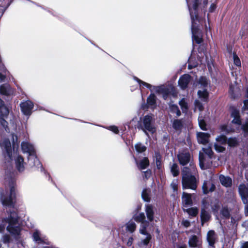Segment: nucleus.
<instances>
[{
	"instance_id": "nucleus-12",
	"label": "nucleus",
	"mask_w": 248,
	"mask_h": 248,
	"mask_svg": "<svg viewBox=\"0 0 248 248\" xmlns=\"http://www.w3.org/2000/svg\"><path fill=\"white\" fill-rule=\"evenodd\" d=\"M199 164L202 169H207L212 166L211 159H208V156H204L203 153L200 152Z\"/></svg>"
},
{
	"instance_id": "nucleus-61",
	"label": "nucleus",
	"mask_w": 248,
	"mask_h": 248,
	"mask_svg": "<svg viewBox=\"0 0 248 248\" xmlns=\"http://www.w3.org/2000/svg\"><path fill=\"white\" fill-rule=\"evenodd\" d=\"M186 245H183L182 246H179L177 248H186Z\"/></svg>"
},
{
	"instance_id": "nucleus-48",
	"label": "nucleus",
	"mask_w": 248,
	"mask_h": 248,
	"mask_svg": "<svg viewBox=\"0 0 248 248\" xmlns=\"http://www.w3.org/2000/svg\"><path fill=\"white\" fill-rule=\"evenodd\" d=\"M219 208V204L218 201H216L214 205H211V208L214 212H217Z\"/></svg>"
},
{
	"instance_id": "nucleus-14",
	"label": "nucleus",
	"mask_w": 248,
	"mask_h": 248,
	"mask_svg": "<svg viewBox=\"0 0 248 248\" xmlns=\"http://www.w3.org/2000/svg\"><path fill=\"white\" fill-rule=\"evenodd\" d=\"M21 150L24 154L30 155L36 154L33 145L28 142L23 141L21 143Z\"/></svg>"
},
{
	"instance_id": "nucleus-30",
	"label": "nucleus",
	"mask_w": 248,
	"mask_h": 248,
	"mask_svg": "<svg viewBox=\"0 0 248 248\" xmlns=\"http://www.w3.org/2000/svg\"><path fill=\"white\" fill-rule=\"evenodd\" d=\"M32 237L33 240L38 243H42L43 242L42 239V234L38 230H35L33 232Z\"/></svg>"
},
{
	"instance_id": "nucleus-35",
	"label": "nucleus",
	"mask_w": 248,
	"mask_h": 248,
	"mask_svg": "<svg viewBox=\"0 0 248 248\" xmlns=\"http://www.w3.org/2000/svg\"><path fill=\"white\" fill-rule=\"evenodd\" d=\"M181 109L184 113H186L187 111L188 107L187 103L186 102L185 98H182L179 102Z\"/></svg>"
},
{
	"instance_id": "nucleus-23",
	"label": "nucleus",
	"mask_w": 248,
	"mask_h": 248,
	"mask_svg": "<svg viewBox=\"0 0 248 248\" xmlns=\"http://www.w3.org/2000/svg\"><path fill=\"white\" fill-rule=\"evenodd\" d=\"M145 235L146 238L143 239H141V241L138 243L139 248H146L148 244H149L150 241L151 239V235L149 233L146 231V233L143 234Z\"/></svg>"
},
{
	"instance_id": "nucleus-39",
	"label": "nucleus",
	"mask_w": 248,
	"mask_h": 248,
	"mask_svg": "<svg viewBox=\"0 0 248 248\" xmlns=\"http://www.w3.org/2000/svg\"><path fill=\"white\" fill-rule=\"evenodd\" d=\"M220 214L224 218H229L230 217V211L227 207H223Z\"/></svg>"
},
{
	"instance_id": "nucleus-29",
	"label": "nucleus",
	"mask_w": 248,
	"mask_h": 248,
	"mask_svg": "<svg viewBox=\"0 0 248 248\" xmlns=\"http://www.w3.org/2000/svg\"><path fill=\"white\" fill-rule=\"evenodd\" d=\"M137 166L140 169H146L149 165V162L147 157H144L139 163L137 162Z\"/></svg>"
},
{
	"instance_id": "nucleus-32",
	"label": "nucleus",
	"mask_w": 248,
	"mask_h": 248,
	"mask_svg": "<svg viewBox=\"0 0 248 248\" xmlns=\"http://www.w3.org/2000/svg\"><path fill=\"white\" fill-rule=\"evenodd\" d=\"M136 228V225L133 221H130L126 224V230L131 233H132L135 231Z\"/></svg>"
},
{
	"instance_id": "nucleus-59",
	"label": "nucleus",
	"mask_w": 248,
	"mask_h": 248,
	"mask_svg": "<svg viewBox=\"0 0 248 248\" xmlns=\"http://www.w3.org/2000/svg\"><path fill=\"white\" fill-rule=\"evenodd\" d=\"M133 239L132 237H130L128 239V241L127 242V245L128 246H131L133 243Z\"/></svg>"
},
{
	"instance_id": "nucleus-34",
	"label": "nucleus",
	"mask_w": 248,
	"mask_h": 248,
	"mask_svg": "<svg viewBox=\"0 0 248 248\" xmlns=\"http://www.w3.org/2000/svg\"><path fill=\"white\" fill-rule=\"evenodd\" d=\"M211 202L209 199H205L202 201V208L206 211H209L211 208Z\"/></svg>"
},
{
	"instance_id": "nucleus-55",
	"label": "nucleus",
	"mask_w": 248,
	"mask_h": 248,
	"mask_svg": "<svg viewBox=\"0 0 248 248\" xmlns=\"http://www.w3.org/2000/svg\"><path fill=\"white\" fill-rule=\"evenodd\" d=\"M240 248H248V241H242L240 243Z\"/></svg>"
},
{
	"instance_id": "nucleus-38",
	"label": "nucleus",
	"mask_w": 248,
	"mask_h": 248,
	"mask_svg": "<svg viewBox=\"0 0 248 248\" xmlns=\"http://www.w3.org/2000/svg\"><path fill=\"white\" fill-rule=\"evenodd\" d=\"M217 143H219L222 145H226L227 143V139L225 136L221 135L216 138Z\"/></svg>"
},
{
	"instance_id": "nucleus-10",
	"label": "nucleus",
	"mask_w": 248,
	"mask_h": 248,
	"mask_svg": "<svg viewBox=\"0 0 248 248\" xmlns=\"http://www.w3.org/2000/svg\"><path fill=\"white\" fill-rule=\"evenodd\" d=\"M133 218L136 221L141 223L140 232L141 234H145L146 230L149 225V222L145 220V216L144 213H140L135 215L133 217Z\"/></svg>"
},
{
	"instance_id": "nucleus-44",
	"label": "nucleus",
	"mask_w": 248,
	"mask_h": 248,
	"mask_svg": "<svg viewBox=\"0 0 248 248\" xmlns=\"http://www.w3.org/2000/svg\"><path fill=\"white\" fill-rule=\"evenodd\" d=\"M214 147L215 150L219 153H222L224 152L225 150V148L223 146V145L219 143H216L214 144Z\"/></svg>"
},
{
	"instance_id": "nucleus-8",
	"label": "nucleus",
	"mask_w": 248,
	"mask_h": 248,
	"mask_svg": "<svg viewBox=\"0 0 248 248\" xmlns=\"http://www.w3.org/2000/svg\"><path fill=\"white\" fill-rule=\"evenodd\" d=\"M208 80L205 77H201L199 81V88H201L198 92L199 97L204 101H206L208 96V93L206 88L208 85Z\"/></svg>"
},
{
	"instance_id": "nucleus-64",
	"label": "nucleus",
	"mask_w": 248,
	"mask_h": 248,
	"mask_svg": "<svg viewBox=\"0 0 248 248\" xmlns=\"http://www.w3.org/2000/svg\"><path fill=\"white\" fill-rule=\"evenodd\" d=\"M207 3H208L207 0H204L203 1V4L204 5V6H206L207 4Z\"/></svg>"
},
{
	"instance_id": "nucleus-42",
	"label": "nucleus",
	"mask_w": 248,
	"mask_h": 248,
	"mask_svg": "<svg viewBox=\"0 0 248 248\" xmlns=\"http://www.w3.org/2000/svg\"><path fill=\"white\" fill-rule=\"evenodd\" d=\"M155 163H156V168L158 169H160V166H161V156L160 155V154L158 153H155Z\"/></svg>"
},
{
	"instance_id": "nucleus-58",
	"label": "nucleus",
	"mask_w": 248,
	"mask_h": 248,
	"mask_svg": "<svg viewBox=\"0 0 248 248\" xmlns=\"http://www.w3.org/2000/svg\"><path fill=\"white\" fill-rule=\"evenodd\" d=\"M216 7L214 3H212L209 8V12H213L215 9H216Z\"/></svg>"
},
{
	"instance_id": "nucleus-49",
	"label": "nucleus",
	"mask_w": 248,
	"mask_h": 248,
	"mask_svg": "<svg viewBox=\"0 0 248 248\" xmlns=\"http://www.w3.org/2000/svg\"><path fill=\"white\" fill-rule=\"evenodd\" d=\"M107 129L113 132L115 134H118L119 131L118 127L115 125L109 126L107 127Z\"/></svg>"
},
{
	"instance_id": "nucleus-31",
	"label": "nucleus",
	"mask_w": 248,
	"mask_h": 248,
	"mask_svg": "<svg viewBox=\"0 0 248 248\" xmlns=\"http://www.w3.org/2000/svg\"><path fill=\"white\" fill-rule=\"evenodd\" d=\"M169 108L172 113H175L177 117L180 116L181 111L179 110L178 106L176 105L170 103L169 105Z\"/></svg>"
},
{
	"instance_id": "nucleus-45",
	"label": "nucleus",
	"mask_w": 248,
	"mask_h": 248,
	"mask_svg": "<svg viewBox=\"0 0 248 248\" xmlns=\"http://www.w3.org/2000/svg\"><path fill=\"white\" fill-rule=\"evenodd\" d=\"M186 212L190 216H196L198 213V211L197 208H190L186 209Z\"/></svg>"
},
{
	"instance_id": "nucleus-27",
	"label": "nucleus",
	"mask_w": 248,
	"mask_h": 248,
	"mask_svg": "<svg viewBox=\"0 0 248 248\" xmlns=\"http://www.w3.org/2000/svg\"><path fill=\"white\" fill-rule=\"evenodd\" d=\"M219 180L221 184L225 187H229L232 185V179L228 176L220 175L219 176Z\"/></svg>"
},
{
	"instance_id": "nucleus-1",
	"label": "nucleus",
	"mask_w": 248,
	"mask_h": 248,
	"mask_svg": "<svg viewBox=\"0 0 248 248\" xmlns=\"http://www.w3.org/2000/svg\"><path fill=\"white\" fill-rule=\"evenodd\" d=\"M18 217L16 212L13 211L0 221V232H4L5 229L12 236L18 240L21 237V229L19 223Z\"/></svg>"
},
{
	"instance_id": "nucleus-47",
	"label": "nucleus",
	"mask_w": 248,
	"mask_h": 248,
	"mask_svg": "<svg viewBox=\"0 0 248 248\" xmlns=\"http://www.w3.org/2000/svg\"><path fill=\"white\" fill-rule=\"evenodd\" d=\"M195 106L196 108H198L200 111H202L203 109V107L202 103L199 100H196L195 101Z\"/></svg>"
},
{
	"instance_id": "nucleus-50",
	"label": "nucleus",
	"mask_w": 248,
	"mask_h": 248,
	"mask_svg": "<svg viewBox=\"0 0 248 248\" xmlns=\"http://www.w3.org/2000/svg\"><path fill=\"white\" fill-rule=\"evenodd\" d=\"M10 236L9 234H6L2 236L1 239L4 243H8L10 240Z\"/></svg>"
},
{
	"instance_id": "nucleus-2",
	"label": "nucleus",
	"mask_w": 248,
	"mask_h": 248,
	"mask_svg": "<svg viewBox=\"0 0 248 248\" xmlns=\"http://www.w3.org/2000/svg\"><path fill=\"white\" fill-rule=\"evenodd\" d=\"M0 147L2 150V155L5 161L10 163L14 157L15 164L16 169L19 172H23L25 169V163L23 157L20 155L12 151L10 141L7 139H4L2 142H0Z\"/></svg>"
},
{
	"instance_id": "nucleus-52",
	"label": "nucleus",
	"mask_w": 248,
	"mask_h": 248,
	"mask_svg": "<svg viewBox=\"0 0 248 248\" xmlns=\"http://www.w3.org/2000/svg\"><path fill=\"white\" fill-rule=\"evenodd\" d=\"M170 186L174 192L177 191L178 189V184L176 180H173L170 184Z\"/></svg>"
},
{
	"instance_id": "nucleus-36",
	"label": "nucleus",
	"mask_w": 248,
	"mask_h": 248,
	"mask_svg": "<svg viewBox=\"0 0 248 248\" xmlns=\"http://www.w3.org/2000/svg\"><path fill=\"white\" fill-rule=\"evenodd\" d=\"M150 193V190L148 189H144L143 190L141 196L143 200L145 202H149L150 200V198L149 196V193Z\"/></svg>"
},
{
	"instance_id": "nucleus-43",
	"label": "nucleus",
	"mask_w": 248,
	"mask_h": 248,
	"mask_svg": "<svg viewBox=\"0 0 248 248\" xmlns=\"http://www.w3.org/2000/svg\"><path fill=\"white\" fill-rule=\"evenodd\" d=\"M227 143L230 146L234 147L238 144V140L236 138H230L227 141Z\"/></svg>"
},
{
	"instance_id": "nucleus-57",
	"label": "nucleus",
	"mask_w": 248,
	"mask_h": 248,
	"mask_svg": "<svg viewBox=\"0 0 248 248\" xmlns=\"http://www.w3.org/2000/svg\"><path fill=\"white\" fill-rule=\"evenodd\" d=\"M182 224L186 228L188 227L190 225V222L187 220H183Z\"/></svg>"
},
{
	"instance_id": "nucleus-13",
	"label": "nucleus",
	"mask_w": 248,
	"mask_h": 248,
	"mask_svg": "<svg viewBox=\"0 0 248 248\" xmlns=\"http://www.w3.org/2000/svg\"><path fill=\"white\" fill-rule=\"evenodd\" d=\"M20 108L24 114L30 115L33 108V104L31 101L27 100L20 104Z\"/></svg>"
},
{
	"instance_id": "nucleus-15",
	"label": "nucleus",
	"mask_w": 248,
	"mask_h": 248,
	"mask_svg": "<svg viewBox=\"0 0 248 248\" xmlns=\"http://www.w3.org/2000/svg\"><path fill=\"white\" fill-rule=\"evenodd\" d=\"M190 155L187 152H182L178 155V158L180 164L185 166L190 161Z\"/></svg>"
},
{
	"instance_id": "nucleus-56",
	"label": "nucleus",
	"mask_w": 248,
	"mask_h": 248,
	"mask_svg": "<svg viewBox=\"0 0 248 248\" xmlns=\"http://www.w3.org/2000/svg\"><path fill=\"white\" fill-rule=\"evenodd\" d=\"M13 148H15L16 144H17V137L12 135Z\"/></svg>"
},
{
	"instance_id": "nucleus-4",
	"label": "nucleus",
	"mask_w": 248,
	"mask_h": 248,
	"mask_svg": "<svg viewBox=\"0 0 248 248\" xmlns=\"http://www.w3.org/2000/svg\"><path fill=\"white\" fill-rule=\"evenodd\" d=\"M190 168L184 167L182 170V183L183 189H191L196 190L198 180L196 178L197 173L195 166L190 164Z\"/></svg>"
},
{
	"instance_id": "nucleus-5",
	"label": "nucleus",
	"mask_w": 248,
	"mask_h": 248,
	"mask_svg": "<svg viewBox=\"0 0 248 248\" xmlns=\"http://www.w3.org/2000/svg\"><path fill=\"white\" fill-rule=\"evenodd\" d=\"M190 12L191 19V31L192 33V40L197 44H200L202 41V33L201 31L198 28V22H199L197 13V8L199 5V0H193V10L190 6L188 0H186Z\"/></svg>"
},
{
	"instance_id": "nucleus-6",
	"label": "nucleus",
	"mask_w": 248,
	"mask_h": 248,
	"mask_svg": "<svg viewBox=\"0 0 248 248\" xmlns=\"http://www.w3.org/2000/svg\"><path fill=\"white\" fill-rule=\"evenodd\" d=\"M153 119V115H147L143 118V126L141 128L144 133L148 136H149V134L147 131L152 134L154 133L156 131V127L154 124Z\"/></svg>"
},
{
	"instance_id": "nucleus-19",
	"label": "nucleus",
	"mask_w": 248,
	"mask_h": 248,
	"mask_svg": "<svg viewBox=\"0 0 248 248\" xmlns=\"http://www.w3.org/2000/svg\"><path fill=\"white\" fill-rule=\"evenodd\" d=\"M231 116L232 118H233V120L232 121V122L233 124H237L238 125L241 124V121L240 118L239 112L237 109L233 108H232Z\"/></svg>"
},
{
	"instance_id": "nucleus-17",
	"label": "nucleus",
	"mask_w": 248,
	"mask_h": 248,
	"mask_svg": "<svg viewBox=\"0 0 248 248\" xmlns=\"http://www.w3.org/2000/svg\"><path fill=\"white\" fill-rule=\"evenodd\" d=\"M210 134L204 132H197V139L198 142L202 144H205L209 142Z\"/></svg>"
},
{
	"instance_id": "nucleus-18",
	"label": "nucleus",
	"mask_w": 248,
	"mask_h": 248,
	"mask_svg": "<svg viewBox=\"0 0 248 248\" xmlns=\"http://www.w3.org/2000/svg\"><path fill=\"white\" fill-rule=\"evenodd\" d=\"M240 89L238 87L236 83H231L230 86L229 93L232 98L237 97L240 94Z\"/></svg>"
},
{
	"instance_id": "nucleus-54",
	"label": "nucleus",
	"mask_w": 248,
	"mask_h": 248,
	"mask_svg": "<svg viewBox=\"0 0 248 248\" xmlns=\"http://www.w3.org/2000/svg\"><path fill=\"white\" fill-rule=\"evenodd\" d=\"M242 128L245 132H248V120L246 122L245 124L242 126Z\"/></svg>"
},
{
	"instance_id": "nucleus-63",
	"label": "nucleus",
	"mask_w": 248,
	"mask_h": 248,
	"mask_svg": "<svg viewBox=\"0 0 248 248\" xmlns=\"http://www.w3.org/2000/svg\"><path fill=\"white\" fill-rule=\"evenodd\" d=\"M244 225L245 226L248 227V221H246L244 223Z\"/></svg>"
},
{
	"instance_id": "nucleus-53",
	"label": "nucleus",
	"mask_w": 248,
	"mask_h": 248,
	"mask_svg": "<svg viewBox=\"0 0 248 248\" xmlns=\"http://www.w3.org/2000/svg\"><path fill=\"white\" fill-rule=\"evenodd\" d=\"M199 124L202 130H206V124L203 120H201L199 118Z\"/></svg>"
},
{
	"instance_id": "nucleus-11",
	"label": "nucleus",
	"mask_w": 248,
	"mask_h": 248,
	"mask_svg": "<svg viewBox=\"0 0 248 248\" xmlns=\"http://www.w3.org/2000/svg\"><path fill=\"white\" fill-rule=\"evenodd\" d=\"M134 79L139 83L140 88H141L142 86L146 87L149 89L151 92L155 91L158 93H163L165 92V89L163 86H152L147 82L142 81L137 77H134Z\"/></svg>"
},
{
	"instance_id": "nucleus-40",
	"label": "nucleus",
	"mask_w": 248,
	"mask_h": 248,
	"mask_svg": "<svg viewBox=\"0 0 248 248\" xmlns=\"http://www.w3.org/2000/svg\"><path fill=\"white\" fill-rule=\"evenodd\" d=\"M202 150L206 155V156H208V159H212L213 152L210 146H208L207 148H203Z\"/></svg>"
},
{
	"instance_id": "nucleus-7",
	"label": "nucleus",
	"mask_w": 248,
	"mask_h": 248,
	"mask_svg": "<svg viewBox=\"0 0 248 248\" xmlns=\"http://www.w3.org/2000/svg\"><path fill=\"white\" fill-rule=\"evenodd\" d=\"M9 113V110L5 106L4 102L0 98V124L8 132H9V129L8 128V123L5 119L7 118Z\"/></svg>"
},
{
	"instance_id": "nucleus-26",
	"label": "nucleus",
	"mask_w": 248,
	"mask_h": 248,
	"mask_svg": "<svg viewBox=\"0 0 248 248\" xmlns=\"http://www.w3.org/2000/svg\"><path fill=\"white\" fill-rule=\"evenodd\" d=\"M145 212L148 220L150 221L153 220L154 212L153 210V207L152 205L146 204L145 205Z\"/></svg>"
},
{
	"instance_id": "nucleus-25",
	"label": "nucleus",
	"mask_w": 248,
	"mask_h": 248,
	"mask_svg": "<svg viewBox=\"0 0 248 248\" xmlns=\"http://www.w3.org/2000/svg\"><path fill=\"white\" fill-rule=\"evenodd\" d=\"M201 218L202 221V225L209 221L211 218L210 214L209 211H206L204 209H202L201 213Z\"/></svg>"
},
{
	"instance_id": "nucleus-46",
	"label": "nucleus",
	"mask_w": 248,
	"mask_h": 248,
	"mask_svg": "<svg viewBox=\"0 0 248 248\" xmlns=\"http://www.w3.org/2000/svg\"><path fill=\"white\" fill-rule=\"evenodd\" d=\"M220 129L221 132L225 134L229 133L233 130L232 129L229 128L225 124L222 125L220 126Z\"/></svg>"
},
{
	"instance_id": "nucleus-28",
	"label": "nucleus",
	"mask_w": 248,
	"mask_h": 248,
	"mask_svg": "<svg viewBox=\"0 0 248 248\" xmlns=\"http://www.w3.org/2000/svg\"><path fill=\"white\" fill-rule=\"evenodd\" d=\"M148 105L151 108L154 109L156 106V96L154 93H151L147 99Z\"/></svg>"
},
{
	"instance_id": "nucleus-62",
	"label": "nucleus",
	"mask_w": 248,
	"mask_h": 248,
	"mask_svg": "<svg viewBox=\"0 0 248 248\" xmlns=\"http://www.w3.org/2000/svg\"><path fill=\"white\" fill-rule=\"evenodd\" d=\"M235 220L232 217L231 218V223L232 224H234L235 223Z\"/></svg>"
},
{
	"instance_id": "nucleus-24",
	"label": "nucleus",
	"mask_w": 248,
	"mask_h": 248,
	"mask_svg": "<svg viewBox=\"0 0 248 248\" xmlns=\"http://www.w3.org/2000/svg\"><path fill=\"white\" fill-rule=\"evenodd\" d=\"M215 188V186L210 182H204L202 185V190L204 194L212 192Z\"/></svg>"
},
{
	"instance_id": "nucleus-51",
	"label": "nucleus",
	"mask_w": 248,
	"mask_h": 248,
	"mask_svg": "<svg viewBox=\"0 0 248 248\" xmlns=\"http://www.w3.org/2000/svg\"><path fill=\"white\" fill-rule=\"evenodd\" d=\"M233 61L234 63L238 66L241 65V62L239 58L237 57V56L235 54H233Z\"/></svg>"
},
{
	"instance_id": "nucleus-22",
	"label": "nucleus",
	"mask_w": 248,
	"mask_h": 248,
	"mask_svg": "<svg viewBox=\"0 0 248 248\" xmlns=\"http://www.w3.org/2000/svg\"><path fill=\"white\" fill-rule=\"evenodd\" d=\"M216 239V235L215 232L213 230L209 231L207 234V240L209 245L214 247Z\"/></svg>"
},
{
	"instance_id": "nucleus-16",
	"label": "nucleus",
	"mask_w": 248,
	"mask_h": 248,
	"mask_svg": "<svg viewBox=\"0 0 248 248\" xmlns=\"http://www.w3.org/2000/svg\"><path fill=\"white\" fill-rule=\"evenodd\" d=\"M191 80V77L188 74L182 76L178 81V84L182 89H186Z\"/></svg>"
},
{
	"instance_id": "nucleus-21",
	"label": "nucleus",
	"mask_w": 248,
	"mask_h": 248,
	"mask_svg": "<svg viewBox=\"0 0 248 248\" xmlns=\"http://www.w3.org/2000/svg\"><path fill=\"white\" fill-rule=\"evenodd\" d=\"M182 202L185 207H188L192 204L191 195L186 192H183L182 197Z\"/></svg>"
},
{
	"instance_id": "nucleus-37",
	"label": "nucleus",
	"mask_w": 248,
	"mask_h": 248,
	"mask_svg": "<svg viewBox=\"0 0 248 248\" xmlns=\"http://www.w3.org/2000/svg\"><path fill=\"white\" fill-rule=\"evenodd\" d=\"M170 170L172 174L174 176H177L179 173V170L178 165L175 164L173 163L171 167H170Z\"/></svg>"
},
{
	"instance_id": "nucleus-20",
	"label": "nucleus",
	"mask_w": 248,
	"mask_h": 248,
	"mask_svg": "<svg viewBox=\"0 0 248 248\" xmlns=\"http://www.w3.org/2000/svg\"><path fill=\"white\" fill-rule=\"evenodd\" d=\"M201 244L200 238L195 235L190 236L188 240L189 246L191 248L199 247Z\"/></svg>"
},
{
	"instance_id": "nucleus-41",
	"label": "nucleus",
	"mask_w": 248,
	"mask_h": 248,
	"mask_svg": "<svg viewBox=\"0 0 248 248\" xmlns=\"http://www.w3.org/2000/svg\"><path fill=\"white\" fill-rule=\"evenodd\" d=\"M135 148L136 151L139 153L144 152L146 149V147L140 143L136 144L135 146Z\"/></svg>"
},
{
	"instance_id": "nucleus-3",
	"label": "nucleus",
	"mask_w": 248,
	"mask_h": 248,
	"mask_svg": "<svg viewBox=\"0 0 248 248\" xmlns=\"http://www.w3.org/2000/svg\"><path fill=\"white\" fill-rule=\"evenodd\" d=\"M5 182L8 184V187L5 190L0 189V201L4 206L11 207L13 205L16 199V189L15 181L12 178L11 173L6 174Z\"/></svg>"
},
{
	"instance_id": "nucleus-33",
	"label": "nucleus",
	"mask_w": 248,
	"mask_h": 248,
	"mask_svg": "<svg viewBox=\"0 0 248 248\" xmlns=\"http://www.w3.org/2000/svg\"><path fill=\"white\" fill-rule=\"evenodd\" d=\"M183 126L182 122L180 120H174L172 123V127L176 130H181Z\"/></svg>"
},
{
	"instance_id": "nucleus-60",
	"label": "nucleus",
	"mask_w": 248,
	"mask_h": 248,
	"mask_svg": "<svg viewBox=\"0 0 248 248\" xmlns=\"http://www.w3.org/2000/svg\"><path fill=\"white\" fill-rule=\"evenodd\" d=\"M151 175V172L150 171L147 170L144 172V177L146 178H148L149 177H150Z\"/></svg>"
},
{
	"instance_id": "nucleus-9",
	"label": "nucleus",
	"mask_w": 248,
	"mask_h": 248,
	"mask_svg": "<svg viewBox=\"0 0 248 248\" xmlns=\"http://www.w3.org/2000/svg\"><path fill=\"white\" fill-rule=\"evenodd\" d=\"M27 163L31 168H35L41 171H44L43 166L38 159L36 154L27 155Z\"/></svg>"
}]
</instances>
